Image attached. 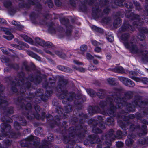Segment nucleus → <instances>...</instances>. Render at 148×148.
I'll use <instances>...</instances> for the list:
<instances>
[{
  "label": "nucleus",
  "instance_id": "obj_44",
  "mask_svg": "<svg viewBox=\"0 0 148 148\" xmlns=\"http://www.w3.org/2000/svg\"><path fill=\"white\" fill-rule=\"evenodd\" d=\"M106 57L108 59L110 60L112 57V56L110 53H107L106 54Z\"/></svg>",
  "mask_w": 148,
  "mask_h": 148
},
{
  "label": "nucleus",
  "instance_id": "obj_10",
  "mask_svg": "<svg viewBox=\"0 0 148 148\" xmlns=\"http://www.w3.org/2000/svg\"><path fill=\"white\" fill-rule=\"evenodd\" d=\"M1 30L4 31L5 34L7 35V36H3V37L5 38L10 40L14 38V36L11 34L8 29L4 28H1Z\"/></svg>",
  "mask_w": 148,
  "mask_h": 148
},
{
  "label": "nucleus",
  "instance_id": "obj_34",
  "mask_svg": "<svg viewBox=\"0 0 148 148\" xmlns=\"http://www.w3.org/2000/svg\"><path fill=\"white\" fill-rule=\"evenodd\" d=\"M125 7L127 8L132 9L133 8V5L132 3H126L125 4Z\"/></svg>",
  "mask_w": 148,
  "mask_h": 148
},
{
  "label": "nucleus",
  "instance_id": "obj_23",
  "mask_svg": "<svg viewBox=\"0 0 148 148\" xmlns=\"http://www.w3.org/2000/svg\"><path fill=\"white\" fill-rule=\"evenodd\" d=\"M108 82L110 85H114L116 84L115 79L114 78H109L107 79Z\"/></svg>",
  "mask_w": 148,
  "mask_h": 148
},
{
  "label": "nucleus",
  "instance_id": "obj_37",
  "mask_svg": "<svg viewBox=\"0 0 148 148\" xmlns=\"http://www.w3.org/2000/svg\"><path fill=\"white\" fill-rule=\"evenodd\" d=\"M116 145L118 147H121L123 146V143L121 142H116Z\"/></svg>",
  "mask_w": 148,
  "mask_h": 148
},
{
  "label": "nucleus",
  "instance_id": "obj_48",
  "mask_svg": "<svg viewBox=\"0 0 148 148\" xmlns=\"http://www.w3.org/2000/svg\"><path fill=\"white\" fill-rule=\"evenodd\" d=\"M67 94V91L66 90H65L64 91H63V92L62 94L61 95H63V98H65V96H66V95Z\"/></svg>",
  "mask_w": 148,
  "mask_h": 148
},
{
  "label": "nucleus",
  "instance_id": "obj_51",
  "mask_svg": "<svg viewBox=\"0 0 148 148\" xmlns=\"http://www.w3.org/2000/svg\"><path fill=\"white\" fill-rule=\"evenodd\" d=\"M5 21L2 19L0 18V23H5Z\"/></svg>",
  "mask_w": 148,
  "mask_h": 148
},
{
  "label": "nucleus",
  "instance_id": "obj_54",
  "mask_svg": "<svg viewBox=\"0 0 148 148\" xmlns=\"http://www.w3.org/2000/svg\"><path fill=\"white\" fill-rule=\"evenodd\" d=\"M5 143L7 145H9L10 142L9 140H7Z\"/></svg>",
  "mask_w": 148,
  "mask_h": 148
},
{
  "label": "nucleus",
  "instance_id": "obj_61",
  "mask_svg": "<svg viewBox=\"0 0 148 148\" xmlns=\"http://www.w3.org/2000/svg\"><path fill=\"white\" fill-rule=\"evenodd\" d=\"M127 133L126 132H124L123 134V136H125L127 135Z\"/></svg>",
  "mask_w": 148,
  "mask_h": 148
},
{
  "label": "nucleus",
  "instance_id": "obj_28",
  "mask_svg": "<svg viewBox=\"0 0 148 148\" xmlns=\"http://www.w3.org/2000/svg\"><path fill=\"white\" fill-rule=\"evenodd\" d=\"M91 28L92 30L97 32H99L101 31V28H99L95 25L92 26Z\"/></svg>",
  "mask_w": 148,
  "mask_h": 148
},
{
  "label": "nucleus",
  "instance_id": "obj_45",
  "mask_svg": "<svg viewBox=\"0 0 148 148\" xmlns=\"http://www.w3.org/2000/svg\"><path fill=\"white\" fill-rule=\"evenodd\" d=\"M108 3V0H102V5H107Z\"/></svg>",
  "mask_w": 148,
  "mask_h": 148
},
{
  "label": "nucleus",
  "instance_id": "obj_27",
  "mask_svg": "<svg viewBox=\"0 0 148 148\" xmlns=\"http://www.w3.org/2000/svg\"><path fill=\"white\" fill-rule=\"evenodd\" d=\"M137 73L134 71H131L129 72V76L130 78L134 80L133 79V77L138 78L137 77H135L133 76L134 75H136Z\"/></svg>",
  "mask_w": 148,
  "mask_h": 148
},
{
  "label": "nucleus",
  "instance_id": "obj_21",
  "mask_svg": "<svg viewBox=\"0 0 148 148\" xmlns=\"http://www.w3.org/2000/svg\"><path fill=\"white\" fill-rule=\"evenodd\" d=\"M133 2L136 7V9L139 10L142 9L140 4L137 1L133 0Z\"/></svg>",
  "mask_w": 148,
  "mask_h": 148
},
{
  "label": "nucleus",
  "instance_id": "obj_41",
  "mask_svg": "<svg viewBox=\"0 0 148 148\" xmlns=\"http://www.w3.org/2000/svg\"><path fill=\"white\" fill-rule=\"evenodd\" d=\"M36 137H34L32 136H30L28 137L27 138V139L28 140H29V141H32V140H33L34 139H36Z\"/></svg>",
  "mask_w": 148,
  "mask_h": 148
},
{
  "label": "nucleus",
  "instance_id": "obj_64",
  "mask_svg": "<svg viewBox=\"0 0 148 148\" xmlns=\"http://www.w3.org/2000/svg\"><path fill=\"white\" fill-rule=\"evenodd\" d=\"M108 122H109L110 121V120L109 119H108Z\"/></svg>",
  "mask_w": 148,
  "mask_h": 148
},
{
  "label": "nucleus",
  "instance_id": "obj_20",
  "mask_svg": "<svg viewBox=\"0 0 148 148\" xmlns=\"http://www.w3.org/2000/svg\"><path fill=\"white\" fill-rule=\"evenodd\" d=\"M113 71L116 73H123L124 72L123 68L121 66H119L115 68L113 70Z\"/></svg>",
  "mask_w": 148,
  "mask_h": 148
},
{
  "label": "nucleus",
  "instance_id": "obj_62",
  "mask_svg": "<svg viewBox=\"0 0 148 148\" xmlns=\"http://www.w3.org/2000/svg\"><path fill=\"white\" fill-rule=\"evenodd\" d=\"M37 108H38V110H39V109H40V108H39V107L37 106Z\"/></svg>",
  "mask_w": 148,
  "mask_h": 148
},
{
  "label": "nucleus",
  "instance_id": "obj_38",
  "mask_svg": "<svg viewBox=\"0 0 148 148\" xmlns=\"http://www.w3.org/2000/svg\"><path fill=\"white\" fill-rule=\"evenodd\" d=\"M101 48L99 47H96L94 49V51L95 52L99 53L101 51Z\"/></svg>",
  "mask_w": 148,
  "mask_h": 148
},
{
  "label": "nucleus",
  "instance_id": "obj_33",
  "mask_svg": "<svg viewBox=\"0 0 148 148\" xmlns=\"http://www.w3.org/2000/svg\"><path fill=\"white\" fill-rule=\"evenodd\" d=\"M12 25L16 26L17 27V29H20L19 27H20L19 23L17 22H16L14 21H13L12 22Z\"/></svg>",
  "mask_w": 148,
  "mask_h": 148
},
{
  "label": "nucleus",
  "instance_id": "obj_16",
  "mask_svg": "<svg viewBox=\"0 0 148 148\" xmlns=\"http://www.w3.org/2000/svg\"><path fill=\"white\" fill-rule=\"evenodd\" d=\"M121 23V21L119 17L117 18L114 21L113 25L114 27L117 28L119 26Z\"/></svg>",
  "mask_w": 148,
  "mask_h": 148
},
{
  "label": "nucleus",
  "instance_id": "obj_29",
  "mask_svg": "<svg viewBox=\"0 0 148 148\" xmlns=\"http://www.w3.org/2000/svg\"><path fill=\"white\" fill-rule=\"evenodd\" d=\"M86 58L88 60H91L94 58V56L89 53H87L86 54Z\"/></svg>",
  "mask_w": 148,
  "mask_h": 148
},
{
  "label": "nucleus",
  "instance_id": "obj_59",
  "mask_svg": "<svg viewBox=\"0 0 148 148\" xmlns=\"http://www.w3.org/2000/svg\"><path fill=\"white\" fill-rule=\"evenodd\" d=\"M97 148H101V146L99 145H98L97 147Z\"/></svg>",
  "mask_w": 148,
  "mask_h": 148
},
{
  "label": "nucleus",
  "instance_id": "obj_63",
  "mask_svg": "<svg viewBox=\"0 0 148 148\" xmlns=\"http://www.w3.org/2000/svg\"><path fill=\"white\" fill-rule=\"evenodd\" d=\"M31 4V5H34V3H33V2H32Z\"/></svg>",
  "mask_w": 148,
  "mask_h": 148
},
{
  "label": "nucleus",
  "instance_id": "obj_40",
  "mask_svg": "<svg viewBox=\"0 0 148 148\" xmlns=\"http://www.w3.org/2000/svg\"><path fill=\"white\" fill-rule=\"evenodd\" d=\"M1 60L3 62H7L9 60L8 59L6 58L4 56H3V57L1 58Z\"/></svg>",
  "mask_w": 148,
  "mask_h": 148
},
{
  "label": "nucleus",
  "instance_id": "obj_9",
  "mask_svg": "<svg viewBox=\"0 0 148 148\" xmlns=\"http://www.w3.org/2000/svg\"><path fill=\"white\" fill-rule=\"evenodd\" d=\"M110 11V9L108 8H106L103 9L102 12V23L108 24L111 23V20L110 18L108 16L103 17V16L104 14H108Z\"/></svg>",
  "mask_w": 148,
  "mask_h": 148
},
{
  "label": "nucleus",
  "instance_id": "obj_15",
  "mask_svg": "<svg viewBox=\"0 0 148 148\" xmlns=\"http://www.w3.org/2000/svg\"><path fill=\"white\" fill-rule=\"evenodd\" d=\"M27 53L28 55L34 58L38 61H40L41 60L39 56L34 53L31 51H27Z\"/></svg>",
  "mask_w": 148,
  "mask_h": 148
},
{
  "label": "nucleus",
  "instance_id": "obj_55",
  "mask_svg": "<svg viewBox=\"0 0 148 148\" xmlns=\"http://www.w3.org/2000/svg\"><path fill=\"white\" fill-rule=\"evenodd\" d=\"M33 50H34L35 51H37L38 52H40V51H41L40 50H38L37 49H36V48H33Z\"/></svg>",
  "mask_w": 148,
  "mask_h": 148
},
{
  "label": "nucleus",
  "instance_id": "obj_53",
  "mask_svg": "<svg viewBox=\"0 0 148 148\" xmlns=\"http://www.w3.org/2000/svg\"><path fill=\"white\" fill-rule=\"evenodd\" d=\"M93 62L95 64H97L98 63V61L96 60H94Z\"/></svg>",
  "mask_w": 148,
  "mask_h": 148
},
{
  "label": "nucleus",
  "instance_id": "obj_19",
  "mask_svg": "<svg viewBox=\"0 0 148 148\" xmlns=\"http://www.w3.org/2000/svg\"><path fill=\"white\" fill-rule=\"evenodd\" d=\"M125 0H113L114 4L118 6L122 7L123 6V3Z\"/></svg>",
  "mask_w": 148,
  "mask_h": 148
},
{
  "label": "nucleus",
  "instance_id": "obj_7",
  "mask_svg": "<svg viewBox=\"0 0 148 148\" xmlns=\"http://www.w3.org/2000/svg\"><path fill=\"white\" fill-rule=\"evenodd\" d=\"M34 43L48 48H51L53 46V44L51 42H47L45 43L43 40H41L39 38H35Z\"/></svg>",
  "mask_w": 148,
  "mask_h": 148
},
{
  "label": "nucleus",
  "instance_id": "obj_57",
  "mask_svg": "<svg viewBox=\"0 0 148 148\" xmlns=\"http://www.w3.org/2000/svg\"><path fill=\"white\" fill-rule=\"evenodd\" d=\"M122 114H126L127 113V112H124L123 110L122 111Z\"/></svg>",
  "mask_w": 148,
  "mask_h": 148
},
{
  "label": "nucleus",
  "instance_id": "obj_6",
  "mask_svg": "<svg viewBox=\"0 0 148 148\" xmlns=\"http://www.w3.org/2000/svg\"><path fill=\"white\" fill-rule=\"evenodd\" d=\"M134 28L131 25L129 22H126L123 24L119 29V31L120 33L125 32H130L134 31Z\"/></svg>",
  "mask_w": 148,
  "mask_h": 148
},
{
  "label": "nucleus",
  "instance_id": "obj_56",
  "mask_svg": "<svg viewBox=\"0 0 148 148\" xmlns=\"http://www.w3.org/2000/svg\"><path fill=\"white\" fill-rule=\"evenodd\" d=\"M94 56H95L99 59L101 58V57L100 56H98L95 55H94Z\"/></svg>",
  "mask_w": 148,
  "mask_h": 148
},
{
  "label": "nucleus",
  "instance_id": "obj_46",
  "mask_svg": "<svg viewBox=\"0 0 148 148\" xmlns=\"http://www.w3.org/2000/svg\"><path fill=\"white\" fill-rule=\"evenodd\" d=\"M74 62L75 63V64H77V65H83V64L81 62H80L76 60H74Z\"/></svg>",
  "mask_w": 148,
  "mask_h": 148
},
{
  "label": "nucleus",
  "instance_id": "obj_3",
  "mask_svg": "<svg viewBox=\"0 0 148 148\" xmlns=\"http://www.w3.org/2000/svg\"><path fill=\"white\" fill-rule=\"evenodd\" d=\"M131 11L130 10L128 9L126 10L125 13V16L127 18H130L132 20L134 21L133 22V24L135 27L138 28V29L140 32L138 34L137 38L140 41H143L145 38V36L143 33L148 34V29L145 27H138V26H140L144 22V20L143 18H141L139 16L130 12Z\"/></svg>",
  "mask_w": 148,
  "mask_h": 148
},
{
  "label": "nucleus",
  "instance_id": "obj_14",
  "mask_svg": "<svg viewBox=\"0 0 148 148\" xmlns=\"http://www.w3.org/2000/svg\"><path fill=\"white\" fill-rule=\"evenodd\" d=\"M141 130L142 133H140L139 134V135L140 136H143L147 134V126L145 125H142Z\"/></svg>",
  "mask_w": 148,
  "mask_h": 148
},
{
  "label": "nucleus",
  "instance_id": "obj_36",
  "mask_svg": "<svg viewBox=\"0 0 148 148\" xmlns=\"http://www.w3.org/2000/svg\"><path fill=\"white\" fill-rule=\"evenodd\" d=\"M143 116L141 114L139 113H137L136 114L135 117L138 119H140V118L142 117Z\"/></svg>",
  "mask_w": 148,
  "mask_h": 148
},
{
  "label": "nucleus",
  "instance_id": "obj_1",
  "mask_svg": "<svg viewBox=\"0 0 148 148\" xmlns=\"http://www.w3.org/2000/svg\"><path fill=\"white\" fill-rule=\"evenodd\" d=\"M121 91V89L114 88L110 93L111 97H108L106 99V103L110 104V108L108 110V113L111 116H115L116 113L115 111L116 108H121L125 106H126L127 111L133 112L135 111L136 107L138 106L144 108V106L147 105L146 103L142 101V97L139 95L135 97L132 103L127 102V100L132 98L133 92L129 91L125 92L124 97L121 98L119 96ZM143 110L144 114H148V108H144Z\"/></svg>",
  "mask_w": 148,
  "mask_h": 148
},
{
  "label": "nucleus",
  "instance_id": "obj_50",
  "mask_svg": "<svg viewBox=\"0 0 148 148\" xmlns=\"http://www.w3.org/2000/svg\"><path fill=\"white\" fill-rule=\"evenodd\" d=\"M1 126V128L3 129H4L6 127V126L5 125V124L4 123H2Z\"/></svg>",
  "mask_w": 148,
  "mask_h": 148
},
{
  "label": "nucleus",
  "instance_id": "obj_4",
  "mask_svg": "<svg viewBox=\"0 0 148 148\" xmlns=\"http://www.w3.org/2000/svg\"><path fill=\"white\" fill-rule=\"evenodd\" d=\"M121 117L123 118L124 121L123 122H121L119 124V125L121 127L123 130H126L130 127V131H133L135 129H140V126L139 125H137L136 127L134 124L130 125L129 121L130 119H132L135 117V116L133 114H130L128 116L124 115L121 116Z\"/></svg>",
  "mask_w": 148,
  "mask_h": 148
},
{
  "label": "nucleus",
  "instance_id": "obj_42",
  "mask_svg": "<svg viewBox=\"0 0 148 148\" xmlns=\"http://www.w3.org/2000/svg\"><path fill=\"white\" fill-rule=\"evenodd\" d=\"M145 14L147 16H148V7L146 5L145 6Z\"/></svg>",
  "mask_w": 148,
  "mask_h": 148
},
{
  "label": "nucleus",
  "instance_id": "obj_18",
  "mask_svg": "<svg viewBox=\"0 0 148 148\" xmlns=\"http://www.w3.org/2000/svg\"><path fill=\"white\" fill-rule=\"evenodd\" d=\"M111 130H113L114 131V132H113L114 133V134L115 136V138H117L120 139V138H121L122 136H123V133L120 130H117V132H116V136L115 135V134H114V131L113 130H112V129L108 131V132L107 133V134L109 133V131Z\"/></svg>",
  "mask_w": 148,
  "mask_h": 148
},
{
  "label": "nucleus",
  "instance_id": "obj_31",
  "mask_svg": "<svg viewBox=\"0 0 148 148\" xmlns=\"http://www.w3.org/2000/svg\"><path fill=\"white\" fill-rule=\"evenodd\" d=\"M88 70L91 71H93L96 70V67L90 64L89 65L88 67Z\"/></svg>",
  "mask_w": 148,
  "mask_h": 148
},
{
  "label": "nucleus",
  "instance_id": "obj_58",
  "mask_svg": "<svg viewBox=\"0 0 148 148\" xmlns=\"http://www.w3.org/2000/svg\"><path fill=\"white\" fill-rule=\"evenodd\" d=\"M106 134L105 135H106ZM105 139V140H106V141H105V143H106V141H108V140H106V138H105V136H104V137H103V138H102V139Z\"/></svg>",
  "mask_w": 148,
  "mask_h": 148
},
{
  "label": "nucleus",
  "instance_id": "obj_24",
  "mask_svg": "<svg viewBox=\"0 0 148 148\" xmlns=\"http://www.w3.org/2000/svg\"><path fill=\"white\" fill-rule=\"evenodd\" d=\"M87 49V47L86 45H81L80 47V50L82 53H83L84 52L86 51Z\"/></svg>",
  "mask_w": 148,
  "mask_h": 148
},
{
  "label": "nucleus",
  "instance_id": "obj_35",
  "mask_svg": "<svg viewBox=\"0 0 148 148\" xmlns=\"http://www.w3.org/2000/svg\"><path fill=\"white\" fill-rule=\"evenodd\" d=\"M91 42L92 44L95 46H98L99 45H101L100 43L98 42L95 40H91Z\"/></svg>",
  "mask_w": 148,
  "mask_h": 148
},
{
  "label": "nucleus",
  "instance_id": "obj_26",
  "mask_svg": "<svg viewBox=\"0 0 148 148\" xmlns=\"http://www.w3.org/2000/svg\"><path fill=\"white\" fill-rule=\"evenodd\" d=\"M124 13L123 11L121 10L117 13L116 14V16L123 17L124 16Z\"/></svg>",
  "mask_w": 148,
  "mask_h": 148
},
{
  "label": "nucleus",
  "instance_id": "obj_8",
  "mask_svg": "<svg viewBox=\"0 0 148 148\" xmlns=\"http://www.w3.org/2000/svg\"><path fill=\"white\" fill-rule=\"evenodd\" d=\"M118 78L120 81L126 86L133 87L135 85L134 82L129 79L122 77H119Z\"/></svg>",
  "mask_w": 148,
  "mask_h": 148
},
{
  "label": "nucleus",
  "instance_id": "obj_5",
  "mask_svg": "<svg viewBox=\"0 0 148 148\" xmlns=\"http://www.w3.org/2000/svg\"><path fill=\"white\" fill-rule=\"evenodd\" d=\"M113 132L114 131L111 130L107 134L105 135V137L106 140H108V141H106L107 146L104 147V148H110L111 145V142L115 140V136Z\"/></svg>",
  "mask_w": 148,
  "mask_h": 148
},
{
  "label": "nucleus",
  "instance_id": "obj_11",
  "mask_svg": "<svg viewBox=\"0 0 148 148\" xmlns=\"http://www.w3.org/2000/svg\"><path fill=\"white\" fill-rule=\"evenodd\" d=\"M45 52L47 53L50 54L51 55H54V53H55V54L57 55L60 57L64 58L66 57V55L65 54L59 51H53L51 52L47 50H45Z\"/></svg>",
  "mask_w": 148,
  "mask_h": 148
},
{
  "label": "nucleus",
  "instance_id": "obj_2",
  "mask_svg": "<svg viewBox=\"0 0 148 148\" xmlns=\"http://www.w3.org/2000/svg\"><path fill=\"white\" fill-rule=\"evenodd\" d=\"M120 38L125 47L127 49H130L131 53H141L143 60L144 61H148V51L147 50H143V49L146 48V45H141L140 48L138 49L135 37L132 36L130 38V34L129 33L122 34Z\"/></svg>",
  "mask_w": 148,
  "mask_h": 148
},
{
  "label": "nucleus",
  "instance_id": "obj_49",
  "mask_svg": "<svg viewBox=\"0 0 148 148\" xmlns=\"http://www.w3.org/2000/svg\"><path fill=\"white\" fill-rule=\"evenodd\" d=\"M1 50L3 51V53L4 54H7L8 53L7 51L5 49L3 48H1Z\"/></svg>",
  "mask_w": 148,
  "mask_h": 148
},
{
  "label": "nucleus",
  "instance_id": "obj_12",
  "mask_svg": "<svg viewBox=\"0 0 148 148\" xmlns=\"http://www.w3.org/2000/svg\"><path fill=\"white\" fill-rule=\"evenodd\" d=\"M135 137V135L133 134H129L128 136V138L125 141L126 145L128 146L131 145L133 142L132 139L134 138Z\"/></svg>",
  "mask_w": 148,
  "mask_h": 148
},
{
  "label": "nucleus",
  "instance_id": "obj_47",
  "mask_svg": "<svg viewBox=\"0 0 148 148\" xmlns=\"http://www.w3.org/2000/svg\"><path fill=\"white\" fill-rule=\"evenodd\" d=\"M99 91L100 92H98L97 93V95L99 98H101L102 96V94L101 93V89L99 90Z\"/></svg>",
  "mask_w": 148,
  "mask_h": 148
},
{
  "label": "nucleus",
  "instance_id": "obj_60",
  "mask_svg": "<svg viewBox=\"0 0 148 148\" xmlns=\"http://www.w3.org/2000/svg\"><path fill=\"white\" fill-rule=\"evenodd\" d=\"M50 5L49 6V7H52L53 6V4L52 3H50Z\"/></svg>",
  "mask_w": 148,
  "mask_h": 148
},
{
  "label": "nucleus",
  "instance_id": "obj_32",
  "mask_svg": "<svg viewBox=\"0 0 148 148\" xmlns=\"http://www.w3.org/2000/svg\"><path fill=\"white\" fill-rule=\"evenodd\" d=\"M106 36L107 40L110 42H112L114 40V37L111 35H108V36L106 35Z\"/></svg>",
  "mask_w": 148,
  "mask_h": 148
},
{
  "label": "nucleus",
  "instance_id": "obj_22",
  "mask_svg": "<svg viewBox=\"0 0 148 148\" xmlns=\"http://www.w3.org/2000/svg\"><path fill=\"white\" fill-rule=\"evenodd\" d=\"M58 68L60 70L65 72H70L71 71L70 69L69 68H66L61 66H59Z\"/></svg>",
  "mask_w": 148,
  "mask_h": 148
},
{
  "label": "nucleus",
  "instance_id": "obj_30",
  "mask_svg": "<svg viewBox=\"0 0 148 148\" xmlns=\"http://www.w3.org/2000/svg\"><path fill=\"white\" fill-rule=\"evenodd\" d=\"M73 68L76 70H78L79 71L81 72H85L86 69L85 68L82 67H79L77 68L75 67V66H73Z\"/></svg>",
  "mask_w": 148,
  "mask_h": 148
},
{
  "label": "nucleus",
  "instance_id": "obj_52",
  "mask_svg": "<svg viewBox=\"0 0 148 148\" xmlns=\"http://www.w3.org/2000/svg\"><path fill=\"white\" fill-rule=\"evenodd\" d=\"M142 123L145 124V125H148V122L145 120H143L142 121Z\"/></svg>",
  "mask_w": 148,
  "mask_h": 148
},
{
  "label": "nucleus",
  "instance_id": "obj_17",
  "mask_svg": "<svg viewBox=\"0 0 148 148\" xmlns=\"http://www.w3.org/2000/svg\"><path fill=\"white\" fill-rule=\"evenodd\" d=\"M21 37L23 38L25 41L29 43L34 44V43L32 40V39L28 37L26 35H22L21 36Z\"/></svg>",
  "mask_w": 148,
  "mask_h": 148
},
{
  "label": "nucleus",
  "instance_id": "obj_25",
  "mask_svg": "<svg viewBox=\"0 0 148 148\" xmlns=\"http://www.w3.org/2000/svg\"><path fill=\"white\" fill-rule=\"evenodd\" d=\"M88 94L91 97H94L95 94V92L92 90L88 89L87 90Z\"/></svg>",
  "mask_w": 148,
  "mask_h": 148
},
{
  "label": "nucleus",
  "instance_id": "obj_43",
  "mask_svg": "<svg viewBox=\"0 0 148 148\" xmlns=\"http://www.w3.org/2000/svg\"><path fill=\"white\" fill-rule=\"evenodd\" d=\"M11 3L10 1H6L4 3V5L6 7H8L11 5Z\"/></svg>",
  "mask_w": 148,
  "mask_h": 148
},
{
  "label": "nucleus",
  "instance_id": "obj_13",
  "mask_svg": "<svg viewBox=\"0 0 148 148\" xmlns=\"http://www.w3.org/2000/svg\"><path fill=\"white\" fill-rule=\"evenodd\" d=\"M133 79H134V80L137 82H141L144 84H148V79L146 78H139L133 77Z\"/></svg>",
  "mask_w": 148,
  "mask_h": 148
},
{
  "label": "nucleus",
  "instance_id": "obj_39",
  "mask_svg": "<svg viewBox=\"0 0 148 148\" xmlns=\"http://www.w3.org/2000/svg\"><path fill=\"white\" fill-rule=\"evenodd\" d=\"M14 126L15 127L17 130H18L20 128L19 124L16 122H15Z\"/></svg>",
  "mask_w": 148,
  "mask_h": 148
}]
</instances>
